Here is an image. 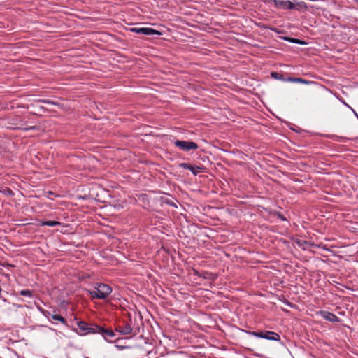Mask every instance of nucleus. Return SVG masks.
Instances as JSON below:
<instances>
[{
	"instance_id": "f257e3e1",
	"label": "nucleus",
	"mask_w": 358,
	"mask_h": 358,
	"mask_svg": "<svg viewBox=\"0 0 358 358\" xmlns=\"http://www.w3.org/2000/svg\"><path fill=\"white\" fill-rule=\"evenodd\" d=\"M112 288L105 283H96L94 290H89L90 297L92 299H106L111 293Z\"/></svg>"
},
{
	"instance_id": "f03ea898",
	"label": "nucleus",
	"mask_w": 358,
	"mask_h": 358,
	"mask_svg": "<svg viewBox=\"0 0 358 358\" xmlns=\"http://www.w3.org/2000/svg\"><path fill=\"white\" fill-rule=\"evenodd\" d=\"M273 2L274 6L278 8L288 9V10H293V9L300 10L301 8H306V4L303 1L296 2L295 3L294 2H292L289 0H287V1L273 0Z\"/></svg>"
},
{
	"instance_id": "7ed1b4c3",
	"label": "nucleus",
	"mask_w": 358,
	"mask_h": 358,
	"mask_svg": "<svg viewBox=\"0 0 358 358\" xmlns=\"http://www.w3.org/2000/svg\"><path fill=\"white\" fill-rule=\"evenodd\" d=\"M244 332L250 335H252L255 337L264 338L270 341H279L280 340V335L274 331H252L244 330Z\"/></svg>"
},
{
	"instance_id": "20e7f679",
	"label": "nucleus",
	"mask_w": 358,
	"mask_h": 358,
	"mask_svg": "<svg viewBox=\"0 0 358 358\" xmlns=\"http://www.w3.org/2000/svg\"><path fill=\"white\" fill-rule=\"evenodd\" d=\"M77 326L79 329L78 333L81 335L96 334V327H97V324H89L85 321H79L77 322Z\"/></svg>"
},
{
	"instance_id": "39448f33",
	"label": "nucleus",
	"mask_w": 358,
	"mask_h": 358,
	"mask_svg": "<svg viewBox=\"0 0 358 358\" xmlns=\"http://www.w3.org/2000/svg\"><path fill=\"white\" fill-rule=\"evenodd\" d=\"M96 334H100L106 341L108 342L115 341V334L112 329L106 328L104 326L97 325Z\"/></svg>"
},
{
	"instance_id": "423d86ee",
	"label": "nucleus",
	"mask_w": 358,
	"mask_h": 358,
	"mask_svg": "<svg viewBox=\"0 0 358 358\" xmlns=\"http://www.w3.org/2000/svg\"><path fill=\"white\" fill-rule=\"evenodd\" d=\"M174 145L176 147L184 151H189L191 150H196L199 148L198 144L193 141L176 140L174 142Z\"/></svg>"
},
{
	"instance_id": "0eeeda50",
	"label": "nucleus",
	"mask_w": 358,
	"mask_h": 358,
	"mask_svg": "<svg viewBox=\"0 0 358 358\" xmlns=\"http://www.w3.org/2000/svg\"><path fill=\"white\" fill-rule=\"evenodd\" d=\"M130 31L131 32H134V33L143 34V35H147V36H150V35L160 36V35H162V33L159 31L156 30L152 28H150V27H141V28L134 27V28H131Z\"/></svg>"
},
{
	"instance_id": "6e6552de",
	"label": "nucleus",
	"mask_w": 358,
	"mask_h": 358,
	"mask_svg": "<svg viewBox=\"0 0 358 358\" xmlns=\"http://www.w3.org/2000/svg\"><path fill=\"white\" fill-rule=\"evenodd\" d=\"M38 310H41L49 320L59 321L62 324L67 325V320L64 317L58 314L57 310H53L52 313H51L50 311L43 310L39 307Z\"/></svg>"
},
{
	"instance_id": "1a4fd4ad",
	"label": "nucleus",
	"mask_w": 358,
	"mask_h": 358,
	"mask_svg": "<svg viewBox=\"0 0 358 358\" xmlns=\"http://www.w3.org/2000/svg\"><path fill=\"white\" fill-rule=\"evenodd\" d=\"M320 315L322 317L325 319L327 321L334 322V323H338L341 322V319L337 317L335 314L330 313L329 311L326 310H320L317 313Z\"/></svg>"
},
{
	"instance_id": "9d476101",
	"label": "nucleus",
	"mask_w": 358,
	"mask_h": 358,
	"mask_svg": "<svg viewBox=\"0 0 358 358\" xmlns=\"http://www.w3.org/2000/svg\"><path fill=\"white\" fill-rule=\"evenodd\" d=\"M178 166L180 168L189 170L194 176L198 175L201 172V171L204 169L203 166L193 165L189 163H180L178 164Z\"/></svg>"
},
{
	"instance_id": "9b49d317",
	"label": "nucleus",
	"mask_w": 358,
	"mask_h": 358,
	"mask_svg": "<svg viewBox=\"0 0 358 358\" xmlns=\"http://www.w3.org/2000/svg\"><path fill=\"white\" fill-rule=\"evenodd\" d=\"M115 330L118 331L121 335H128L132 331V328L129 324L123 321L122 326L118 324L116 327Z\"/></svg>"
},
{
	"instance_id": "f8f14e48",
	"label": "nucleus",
	"mask_w": 358,
	"mask_h": 358,
	"mask_svg": "<svg viewBox=\"0 0 358 358\" xmlns=\"http://www.w3.org/2000/svg\"><path fill=\"white\" fill-rule=\"evenodd\" d=\"M29 107L34 110L33 113L36 115H42V114L45 112L52 111V109H48L43 106L37 107L35 103H31Z\"/></svg>"
},
{
	"instance_id": "ddd939ff",
	"label": "nucleus",
	"mask_w": 358,
	"mask_h": 358,
	"mask_svg": "<svg viewBox=\"0 0 358 358\" xmlns=\"http://www.w3.org/2000/svg\"><path fill=\"white\" fill-rule=\"evenodd\" d=\"M286 82H292V83H303L306 85L313 84L315 83L314 81H310L308 80H305L302 78H294L291 76H288L286 79Z\"/></svg>"
},
{
	"instance_id": "4468645a",
	"label": "nucleus",
	"mask_w": 358,
	"mask_h": 358,
	"mask_svg": "<svg viewBox=\"0 0 358 358\" xmlns=\"http://www.w3.org/2000/svg\"><path fill=\"white\" fill-rule=\"evenodd\" d=\"M282 39L286 41L293 43H296V44H300V45L306 44V42L301 39L292 38V37H289V36H284V37H282Z\"/></svg>"
},
{
	"instance_id": "2eb2a0df",
	"label": "nucleus",
	"mask_w": 358,
	"mask_h": 358,
	"mask_svg": "<svg viewBox=\"0 0 358 358\" xmlns=\"http://www.w3.org/2000/svg\"><path fill=\"white\" fill-rule=\"evenodd\" d=\"M271 76L273 78L276 80H280L282 81H286L287 78H285V76L282 73H280L278 72L273 71L271 73Z\"/></svg>"
},
{
	"instance_id": "dca6fc26",
	"label": "nucleus",
	"mask_w": 358,
	"mask_h": 358,
	"mask_svg": "<svg viewBox=\"0 0 358 358\" xmlns=\"http://www.w3.org/2000/svg\"><path fill=\"white\" fill-rule=\"evenodd\" d=\"M34 103H43L49 104V105L59 106V103L58 102L53 101H51L49 99H38V100H35Z\"/></svg>"
},
{
	"instance_id": "f3484780",
	"label": "nucleus",
	"mask_w": 358,
	"mask_h": 358,
	"mask_svg": "<svg viewBox=\"0 0 358 358\" xmlns=\"http://www.w3.org/2000/svg\"><path fill=\"white\" fill-rule=\"evenodd\" d=\"M41 225L42 226L55 227V226L61 225V223L59 221L47 220V221L42 222Z\"/></svg>"
},
{
	"instance_id": "a211bd4d",
	"label": "nucleus",
	"mask_w": 358,
	"mask_h": 358,
	"mask_svg": "<svg viewBox=\"0 0 358 358\" xmlns=\"http://www.w3.org/2000/svg\"><path fill=\"white\" fill-rule=\"evenodd\" d=\"M19 294L22 296L32 298L34 296V291L30 289H23L19 292Z\"/></svg>"
},
{
	"instance_id": "6ab92c4d",
	"label": "nucleus",
	"mask_w": 358,
	"mask_h": 358,
	"mask_svg": "<svg viewBox=\"0 0 358 358\" xmlns=\"http://www.w3.org/2000/svg\"><path fill=\"white\" fill-rule=\"evenodd\" d=\"M161 201L162 203H166L169 206H173L175 208H177V205L171 199L166 198V197H161Z\"/></svg>"
},
{
	"instance_id": "aec40b11",
	"label": "nucleus",
	"mask_w": 358,
	"mask_h": 358,
	"mask_svg": "<svg viewBox=\"0 0 358 358\" xmlns=\"http://www.w3.org/2000/svg\"><path fill=\"white\" fill-rule=\"evenodd\" d=\"M2 193L9 196H13L15 194L13 191L9 187H6L3 190H2Z\"/></svg>"
},
{
	"instance_id": "412c9836",
	"label": "nucleus",
	"mask_w": 358,
	"mask_h": 358,
	"mask_svg": "<svg viewBox=\"0 0 358 358\" xmlns=\"http://www.w3.org/2000/svg\"><path fill=\"white\" fill-rule=\"evenodd\" d=\"M274 215L276 216L278 218H279L280 220H282V221H286L287 220V218L282 215L281 214L280 212H275L274 213Z\"/></svg>"
},
{
	"instance_id": "4be33fe9",
	"label": "nucleus",
	"mask_w": 358,
	"mask_h": 358,
	"mask_svg": "<svg viewBox=\"0 0 358 358\" xmlns=\"http://www.w3.org/2000/svg\"><path fill=\"white\" fill-rule=\"evenodd\" d=\"M248 345L250 346L246 347V348L250 351H253L255 349H258V347L255 344L248 343Z\"/></svg>"
},
{
	"instance_id": "5701e85b",
	"label": "nucleus",
	"mask_w": 358,
	"mask_h": 358,
	"mask_svg": "<svg viewBox=\"0 0 358 358\" xmlns=\"http://www.w3.org/2000/svg\"><path fill=\"white\" fill-rule=\"evenodd\" d=\"M115 347L119 349V350H123V349H125V348H127L128 347L127 346H125V345H115Z\"/></svg>"
},
{
	"instance_id": "b1692460",
	"label": "nucleus",
	"mask_w": 358,
	"mask_h": 358,
	"mask_svg": "<svg viewBox=\"0 0 358 358\" xmlns=\"http://www.w3.org/2000/svg\"><path fill=\"white\" fill-rule=\"evenodd\" d=\"M213 275V274H212V273H210L206 272V273H205V275H203V278H204L205 279H209V278H210V275Z\"/></svg>"
},
{
	"instance_id": "393cba45",
	"label": "nucleus",
	"mask_w": 358,
	"mask_h": 358,
	"mask_svg": "<svg viewBox=\"0 0 358 358\" xmlns=\"http://www.w3.org/2000/svg\"><path fill=\"white\" fill-rule=\"evenodd\" d=\"M37 129V126H32L29 128H25V130H36Z\"/></svg>"
},
{
	"instance_id": "a878e982",
	"label": "nucleus",
	"mask_w": 358,
	"mask_h": 358,
	"mask_svg": "<svg viewBox=\"0 0 358 358\" xmlns=\"http://www.w3.org/2000/svg\"><path fill=\"white\" fill-rule=\"evenodd\" d=\"M48 193V194H50V196L55 195L54 192H52L51 191H49Z\"/></svg>"
},
{
	"instance_id": "bb28decb",
	"label": "nucleus",
	"mask_w": 358,
	"mask_h": 358,
	"mask_svg": "<svg viewBox=\"0 0 358 358\" xmlns=\"http://www.w3.org/2000/svg\"><path fill=\"white\" fill-rule=\"evenodd\" d=\"M296 243L299 244V245H301V241H297Z\"/></svg>"
},
{
	"instance_id": "cd10ccee",
	"label": "nucleus",
	"mask_w": 358,
	"mask_h": 358,
	"mask_svg": "<svg viewBox=\"0 0 358 358\" xmlns=\"http://www.w3.org/2000/svg\"><path fill=\"white\" fill-rule=\"evenodd\" d=\"M286 303H287L289 306H291L290 303H289L288 301H286Z\"/></svg>"
},
{
	"instance_id": "c85d7f7f",
	"label": "nucleus",
	"mask_w": 358,
	"mask_h": 358,
	"mask_svg": "<svg viewBox=\"0 0 358 358\" xmlns=\"http://www.w3.org/2000/svg\"><path fill=\"white\" fill-rule=\"evenodd\" d=\"M87 358H89V357H87Z\"/></svg>"
}]
</instances>
